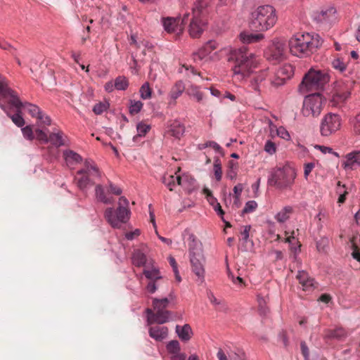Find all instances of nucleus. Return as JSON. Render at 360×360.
Segmentation results:
<instances>
[{
    "instance_id": "nucleus-16",
    "label": "nucleus",
    "mask_w": 360,
    "mask_h": 360,
    "mask_svg": "<svg viewBox=\"0 0 360 360\" xmlns=\"http://www.w3.org/2000/svg\"><path fill=\"white\" fill-rule=\"evenodd\" d=\"M206 20V19L201 17L195 18L194 15H193L188 29L189 34L191 37L198 38L202 34L204 27L207 23Z\"/></svg>"
},
{
    "instance_id": "nucleus-61",
    "label": "nucleus",
    "mask_w": 360,
    "mask_h": 360,
    "mask_svg": "<svg viewBox=\"0 0 360 360\" xmlns=\"http://www.w3.org/2000/svg\"><path fill=\"white\" fill-rule=\"evenodd\" d=\"M250 229H251V226L250 225H248V226H245L244 227L243 231L241 232L242 240L244 242H247L248 241V240L249 238V233H250Z\"/></svg>"
},
{
    "instance_id": "nucleus-41",
    "label": "nucleus",
    "mask_w": 360,
    "mask_h": 360,
    "mask_svg": "<svg viewBox=\"0 0 360 360\" xmlns=\"http://www.w3.org/2000/svg\"><path fill=\"white\" fill-rule=\"evenodd\" d=\"M214 172L215 178L217 181H220L222 176V171H221V160L218 157L214 158Z\"/></svg>"
},
{
    "instance_id": "nucleus-46",
    "label": "nucleus",
    "mask_w": 360,
    "mask_h": 360,
    "mask_svg": "<svg viewBox=\"0 0 360 360\" xmlns=\"http://www.w3.org/2000/svg\"><path fill=\"white\" fill-rule=\"evenodd\" d=\"M257 207V203L255 200L248 201L242 210V214H248L254 212Z\"/></svg>"
},
{
    "instance_id": "nucleus-64",
    "label": "nucleus",
    "mask_w": 360,
    "mask_h": 360,
    "mask_svg": "<svg viewBox=\"0 0 360 360\" xmlns=\"http://www.w3.org/2000/svg\"><path fill=\"white\" fill-rule=\"evenodd\" d=\"M186 356L183 353H176V354H172L171 360H186Z\"/></svg>"
},
{
    "instance_id": "nucleus-63",
    "label": "nucleus",
    "mask_w": 360,
    "mask_h": 360,
    "mask_svg": "<svg viewBox=\"0 0 360 360\" xmlns=\"http://www.w3.org/2000/svg\"><path fill=\"white\" fill-rule=\"evenodd\" d=\"M354 251L352 254L354 259L360 262V252L357 251V246L355 244L352 245Z\"/></svg>"
},
{
    "instance_id": "nucleus-37",
    "label": "nucleus",
    "mask_w": 360,
    "mask_h": 360,
    "mask_svg": "<svg viewBox=\"0 0 360 360\" xmlns=\"http://www.w3.org/2000/svg\"><path fill=\"white\" fill-rule=\"evenodd\" d=\"M150 129V126L148 124L139 122L136 125L137 134L133 137L134 141H137L140 137L145 136Z\"/></svg>"
},
{
    "instance_id": "nucleus-47",
    "label": "nucleus",
    "mask_w": 360,
    "mask_h": 360,
    "mask_svg": "<svg viewBox=\"0 0 360 360\" xmlns=\"http://www.w3.org/2000/svg\"><path fill=\"white\" fill-rule=\"evenodd\" d=\"M266 300H269L268 297H262L261 295H258L257 296V302H258V304H259V309L260 312L262 314H266L267 311H268V309L266 307V302H267Z\"/></svg>"
},
{
    "instance_id": "nucleus-17",
    "label": "nucleus",
    "mask_w": 360,
    "mask_h": 360,
    "mask_svg": "<svg viewBox=\"0 0 360 360\" xmlns=\"http://www.w3.org/2000/svg\"><path fill=\"white\" fill-rule=\"evenodd\" d=\"M218 44L214 40L208 41L202 47H201L196 53H193L195 60H201L208 56L212 51L217 49Z\"/></svg>"
},
{
    "instance_id": "nucleus-3",
    "label": "nucleus",
    "mask_w": 360,
    "mask_h": 360,
    "mask_svg": "<svg viewBox=\"0 0 360 360\" xmlns=\"http://www.w3.org/2000/svg\"><path fill=\"white\" fill-rule=\"evenodd\" d=\"M175 297L172 292L169 294L168 297L153 298V309L150 308L146 309L148 324L158 323L162 325L173 320V312L168 310L167 308L175 300Z\"/></svg>"
},
{
    "instance_id": "nucleus-43",
    "label": "nucleus",
    "mask_w": 360,
    "mask_h": 360,
    "mask_svg": "<svg viewBox=\"0 0 360 360\" xmlns=\"http://www.w3.org/2000/svg\"><path fill=\"white\" fill-rule=\"evenodd\" d=\"M129 85L128 80L124 77H117L114 83L115 88L117 90H125Z\"/></svg>"
},
{
    "instance_id": "nucleus-45",
    "label": "nucleus",
    "mask_w": 360,
    "mask_h": 360,
    "mask_svg": "<svg viewBox=\"0 0 360 360\" xmlns=\"http://www.w3.org/2000/svg\"><path fill=\"white\" fill-rule=\"evenodd\" d=\"M143 107V103L140 101L130 100L129 112L131 115L139 112Z\"/></svg>"
},
{
    "instance_id": "nucleus-34",
    "label": "nucleus",
    "mask_w": 360,
    "mask_h": 360,
    "mask_svg": "<svg viewBox=\"0 0 360 360\" xmlns=\"http://www.w3.org/2000/svg\"><path fill=\"white\" fill-rule=\"evenodd\" d=\"M147 259L146 255L139 250L134 251L132 255V263L136 266H144L146 263Z\"/></svg>"
},
{
    "instance_id": "nucleus-51",
    "label": "nucleus",
    "mask_w": 360,
    "mask_h": 360,
    "mask_svg": "<svg viewBox=\"0 0 360 360\" xmlns=\"http://www.w3.org/2000/svg\"><path fill=\"white\" fill-rule=\"evenodd\" d=\"M264 150L270 155L274 154L276 152V144L271 140L266 141L264 146Z\"/></svg>"
},
{
    "instance_id": "nucleus-38",
    "label": "nucleus",
    "mask_w": 360,
    "mask_h": 360,
    "mask_svg": "<svg viewBox=\"0 0 360 360\" xmlns=\"http://www.w3.org/2000/svg\"><path fill=\"white\" fill-rule=\"evenodd\" d=\"M77 185L82 191L86 189L89 185H93L94 183L90 179L89 175L82 176L81 178L76 179Z\"/></svg>"
},
{
    "instance_id": "nucleus-15",
    "label": "nucleus",
    "mask_w": 360,
    "mask_h": 360,
    "mask_svg": "<svg viewBox=\"0 0 360 360\" xmlns=\"http://www.w3.org/2000/svg\"><path fill=\"white\" fill-rule=\"evenodd\" d=\"M212 0H196L192 9V13L195 18L201 17L206 19L212 9Z\"/></svg>"
},
{
    "instance_id": "nucleus-27",
    "label": "nucleus",
    "mask_w": 360,
    "mask_h": 360,
    "mask_svg": "<svg viewBox=\"0 0 360 360\" xmlns=\"http://www.w3.org/2000/svg\"><path fill=\"white\" fill-rule=\"evenodd\" d=\"M176 184L181 186L184 189L187 190L189 193L194 189V184L195 180L188 175L176 176Z\"/></svg>"
},
{
    "instance_id": "nucleus-12",
    "label": "nucleus",
    "mask_w": 360,
    "mask_h": 360,
    "mask_svg": "<svg viewBox=\"0 0 360 360\" xmlns=\"http://www.w3.org/2000/svg\"><path fill=\"white\" fill-rule=\"evenodd\" d=\"M190 262L192 271L198 277V279L202 283L205 281V257L203 254L191 255Z\"/></svg>"
},
{
    "instance_id": "nucleus-56",
    "label": "nucleus",
    "mask_w": 360,
    "mask_h": 360,
    "mask_svg": "<svg viewBox=\"0 0 360 360\" xmlns=\"http://www.w3.org/2000/svg\"><path fill=\"white\" fill-rule=\"evenodd\" d=\"M108 192L116 195H120L122 194V191L120 188L113 184L111 181H109Z\"/></svg>"
},
{
    "instance_id": "nucleus-25",
    "label": "nucleus",
    "mask_w": 360,
    "mask_h": 360,
    "mask_svg": "<svg viewBox=\"0 0 360 360\" xmlns=\"http://www.w3.org/2000/svg\"><path fill=\"white\" fill-rule=\"evenodd\" d=\"M296 277L302 285L304 290H308L314 288V280L309 278L305 271H299Z\"/></svg>"
},
{
    "instance_id": "nucleus-57",
    "label": "nucleus",
    "mask_w": 360,
    "mask_h": 360,
    "mask_svg": "<svg viewBox=\"0 0 360 360\" xmlns=\"http://www.w3.org/2000/svg\"><path fill=\"white\" fill-rule=\"evenodd\" d=\"M243 186L241 184H238L236 186L233 188V192H234V198L236 201L239 200L240 196L241 195V193L243 191Z\"/></svg>"
},
{
    "instance_id": "nucleus-30",
    "label": "nucleus",
    "mask_w": 360,
    "mask_h": 360,
    "mask_svg": "<svg viewBox=\"0 0 360 360\" xmlns=\"http://www.w3.org/2000/svg\"><path fill=\"white\" fill-rule=\"evenodd\" d=\"M185 90V85L181 80L177 81L172 87L169 94V98L175 101Z\"/></svg>"
},
{
    "instance_id": "nucleus-32",
    "label": "nucleus",
    "mask_w": 360,
    "mask_h": 360,
    "mask_svg": "<svg viewBox=\"0 0 360 360\" xmlns=\"http://www.w3.org/2000/svg\"><path fill=\"white\" fill-rule=\"evenodd\" d=\"M63 156L68 164L79 163L82 161V156L72 150H64Z\"/></svg>"
},
{
    "instance_id": "nucleus-28",
    "label": "nucleus",
    "mask_w": 360,
    "mask_h": 360,
    "mask_svg": "<svg viewBox=\"0 0 360 360\" xmlns=\"http://www.w3.org/2000/svg\"><path fill=\"white\" fill-rule=\"evenodd\" d=\"M347 336V331L342 327L336 328L334 330H326L325 331V339L342 340Z\"/></svg>"
},
{
    "instance_id": "nucleus-62",
    "label": "nucleus",
    "mask_w": 360,
    "mask_h": 360,
    "mask_svg": "<svg viewBox=\"0 0 360 360\" xmlns=\"http://www.w3.org/2000/svg\"><path fill=\"white\" fill-rule=\"evenodd\" d=\"M141 231L139 229H135L134 231L128 232L125 234V238L127 240H133L136 236H139Z\"/></svg>"
},
{
    "instance_id": "nucleus-14",
    "label": "nucleus",
    "mask_w": 360,
    "mask_h": 360,
    "mask_svg": "<svg viewBox=\"0 0 360 360\" xmlns=\"http://www.w3.org/2000/svg\"><path fill=\"white\" fill-rule=\"evenodd\" d=\"M188 16L189 14L186 13L184 15L181 24H179V22L176 21V19L174 18L168 17L163 18L162 23L165 31L169 33L176 32L177 35L181 34L184 29L183 24H184L188 20Z\"/></svg>"
},
{
    "instance_id": "nucleus-29",
    "label": "nucleus",
    "mask_w": 360,
    "mask_h": 360,
    "mask_svg": "<svg viewBox=\"0 0 360 360\" xmlns=\"http://www.w3.org/2000/svg\"><path fill=\"white\" fill-rule=\"evenodd\" d=\"M264 35L262 33H249L241 32L240 34V39L243 44H251L259 41L263 39Z\"/></svg>"
},
{
    "instance_id": "nucleus-40",
    "label": "nucleus",
    "mask_w": 360,
    "mask_h": 360,
    "mask_svg": "<svg viewBox=\"0 0 360 360\" xmlns=\"http://www.w3.org/2000/svg\"><path fill=\"white\" fill-rule=\"evenodd\" d=\"M143 274L145 276L149 279L150 281H157L160 279L162 276H160V271L158 269L153 268L151 270H143Z\"/></svg>"
},
{
    "instance_id": "nucleus-58",
    "label": "nucleus",
    "mask_w": 360,
    "mask_h": 360,
    "mask_svg": "<svg viewBox=\"0 0 360 360\" xmlns=\"http://www.w3.org/2000/svg\"><path fill=\"white\" fill-rule=\"evenodd\" d=\"M302 354L304 358V360H309V351L305 342H302L300 344Z\"/></svg>"
},
{
    "instance_id": "nucleus-55",
    "label": "nucleus",
    "mask_w": 360,
    "mask_h": 360,
    "mask_svg": "<svg viewBox=\"0 0 360 360\" xmlns=\"http://www.w3.org/2000/svg\"><path fill=\"white\" fill-rule=\"evenodd\" d=\"M37 139L39 141H42L44 143L49 142V136L47 134L41 129H37L35 130Z\"/></svg>"
},
{
    "instance_id": "nucleus-2",
    "label": "nucleus",
    "mask_w": 360,
    "mask_h": 360,
    "mask_svg": "<svg viewBox=\"0 0 360 360\" xmlns=\"http://www.w3.org/2000/svg\"><path fill=\"white\" fill-rule=\"evenodd\" d=\"M323 39L316 33H297L288 41L290 53L297 57H307L316 52L322 45Z\"/></svg>"
},
{
    "instance_id": "nucleus-35",
    "label": "nucleus",
    "mask_w": 360,
    "mask_h": 360,
    "mask_svg": "<svg viewBox=\"0 0 360 360\" xmlns=\"http://www.w3.org/2000/svg\"><path fill=\"white\" fill-rule=\"evenodd\" d=\"M48 140L49 142L57 148L65 145L63 139V133L61 131L50 134Z\"/></svg>"
},
{
    "instance_id": "nucleus-42",
    "label": "nucleus",
    "mask_w": 360,
    "mask_h": 360,
    "mask_svg": "<svg viewBox=\"0 0 360 360\" xmlns=\"http://www.w3.org/2000/svg\"><path fill=\"white\" fill-rule=\"evenodd\" d=\"M166 348L167 352L171 354H176L181 350L180 344L177 340H171L167 345Z\"/></svg>"
},
{
    "instance_id": "nucleus-49",
    "label": "nucleus",
    "mask_w": 360,
    "mask_h": 360,
    "mask_svg": "<svg viewBox=\"0 0 360 360\" xmlns=\"http://www.w3.org/2000/svg\"><path fill=\"white\" fill-rule=\"evenodd\" d=\"M332 66L334 69L339 70L340 72H344L347 68L346 65L339 58L333 60Z\"/></svg>"
},
{
    "instance_id": "nucleus-6",
    "label": "nucleus",
    "mask_w": 360,
    "mask_h": 360,
    "mask_svg": "<svg viewBox=\"0 0 360 360\" xmlns=\"http://www.w3.org/2000/svg\"><path fill=\"white\" fill-rule=\"evenodd\" d=\"M128 206L129 200L124 196H121L119 198L118 207L116 210L112 207H108L105 210V218L113 228L120 229L122 224L129 219L131 211Z\"/></svg>"
},
{
    "instance_id": "nucleus-31",
    "label": "nucleus",
    "mask_w": 360,
    "mask_h": 360,
    "mask_svg": "<svg viewBox=\"0 0 360 360\" xmlns=\"http://www.w3.org/2000/svg\"><path fill=\"white\" fill-rule=\"evenodd\" d=\"M22 108H26L30 115L33 117H36L37 119H42L44 117L43 112L34 104L29 102H25L22 103Z\"/></svg>"
},
{
    "instance_id": "nucleus-9",
    "label": "nucleus",
    "mask_w": 360,
    "mask_h": 360,
    "mask_svg": "<svg viewBox=\"0 0 360 360\" xmlns=\"http://www.w3.org/2000/svg\"><path fill=\"white\" fill-rule=\"evenodd\" d=\"M342 118L337 113L328 112L322 118L320 123V133L322 136H329L335 134L341 127Z\"/></svg>"
},
{
    "instance_id": "nucleus-23",
    "label": "nucleus",
    "mask_w": 360,
    "mask_h": 360,
    "mask_svg": "<svg viewBox=\"0 0 360 360\" xmlns=\"http://www.w3.org/2000/svg\"><path fill=\"white\" fill-rule=\"evenodd\" d=\"M345 169H354L360 165V152H352L347 155L342 164Z\"/></svg>"
},
{
    "instance_id": "nucleus-18",
    "label": "nucleus",
    "mask_w": 360,
    "mask_h": 360,
    "mask_svg": "<svg viewBox=\"0 0 360 360\" xmlns=\"http://www.w3.org/2000/svg\"><path fill=\"white\" fill-rule=\"evenodd\" d=\"M149 336L155 341L162 342L168 336V328L167 326H155L148 329Z\"/></svg>"
},
{
    "instance_id": "nucleus-36",
    "label": "nucleus",
    "mask_w": 360,
    "mask_h": 360,
    "mask_svg": "<svg viewBox=\"0 0 360 360\" xmlns=\"http://www.w3.org/2000/svg\"><path fill=\"white\" fill-rule=\"evenodd\" d=\"M161 181L171 191L174 190V187L176 184V176L173 174H165L161 178Z\"/></svg>"
},
{
    "instance_id": "nucleus-24",
    "label": "nucleus",
    "mask_w": 360,
    "mask_h": 360,
    "mask_svg": "<svg viewBox=\"0 0 360 360\" xmlns=\"http://www.w3.org/2000/svg\"><path fill=\"white\" fill-rule=\"evenodd\" d=\"M175 330L179 339L184 342H187L192 338L193 330L189 324L186 323L182 326L176 325Z\"/></svg>"
},
{
    "instance_id": "nucleus-39",
    "label": "nucleus",
    "mask_w": 360,
    "mask_h": 360,
    "mask_svg": "<svg viewBox=\"0 0 360 360\" xmlns=\"http://www.w3.org/2000/svg\"><path fill=\"white\" fill-rule=\"evenodd\" d=\"M187 94L190 96H193L198 102H200L203 99V94L199 90L198 86H191L188 88Z\"/></svg>"
},
{
    "instance_id": "nucleus-53",
    "label": "nucleus",
    "mask_w": 360,
    "mask_h": 360,
    "mask_svg": "<svg viewBox=\"0 0 360 360\" xmlns=\"http://www.w3.org/2000/svg\"><path fill=\"white\" fill-rule=\"evenodd\" d=\"M205 146L211 147L215 151L221 154V155H224V151L221 147L216 142L212 141H209L205 143Z\"/></svg>"
},
{
    "instance_id": "nucleus-60",
    "label": "nucleus",
    "mask_w": 360,
    "mask_h": 360,
    "mask_svg": "<svg viewBox=\"0 0 360 360\" xmlns=\"http://www.w3.org/2000/svg\"><path fill=\"white\" fill-rule=\"evenodd\" d=\"M314 167V164L312 162H309L304 165V175L305 179H307V176L312 171L313 168Z\"/></svg>"
},
{
    "instance_id": "nucleus-5",
    "label": "nucleus",
    "mask_w": 360,
    "mask_h": 360,
    "mask_svg": "<svg viewBox=\"0 0 360 360\" xmlns=\"http://www.w3.org/2000/svg\"><path fill=\"white\" fill-rule=\"evenodd\" d=\"M329 81L330 75L327 71L311 68L304 75L299 85V91L305 94L308 91L322 90Z\"/></svg>"
},
{
    "instance_id": "nucleus-7",
    "label": "nucleus",
    "mask_w": 360,
    "mask_h": 360,
    "mask_svg": "<svg viewBox=\"0 0 360 360\" xmlns=\"http://www.w3.org/2000/svg\"><path fill=\"white\" fill-rule=\"evenodd\" d=\"M295 176L296 173L289 167H276L271 172L268 178V184L283 190L293 184Z\"/></svg>"
},
{
    "instance_id": "nucleus-22",
    "label": "nucleus",
    "mask_w": 360,
    "mask_h": 360,
    "mask_svg": "<svg viewBox=\"0 0 360 360\" xmlns=\"http://www.w3.org/2000/svg\"><path fill=\"white\" fill-rule=\"evenodd\" d=\"M188 240L189 256L203 254L202 245L200 240H197L194 234L189 235Z\"/></svg>"
},
{
    "instance_id": "nucleus-48",
    "label": "nucleus",
    "mask_w": 360,
    "mask_h": 360,
    "mask_svg": "<svg viewBox=\"0 0 360 360\" xmlns=\"http://www.w3.org/2000/svg\"><path fill=\"white\" fill-rule=\"evenodd\" d=\"M109 107V104L108 103H102L100 102L98 103H96L94 108H93V112L96 115H101L104 111H105Z\"/></svg>"
},
{
    "instance_id": "nucleus-44",
    "label": "nucleus",
    "mask_w": 360,
    "mask_h": 360,
    "mask_svg": "<svg viewBox=\"0 0 360 360\" xmlns=\"http://www.w3.org/2000/svg\"><path fill=\"white\" fill-rule=\"evenodd\" d=\"M140 96L142 99H148L151 97L152 91L148 82H145L140 88Z\"/></svg>"
},
{
    "instance_id": "nucleus-4",
    "label": "nucleus",
    "mask_w": 360,
    "mask_h": 360,
    "mask_svg": "<svg viewBox=\"0 0 360 360\" xmlns=\"http://www.w3.org/2000/svg\"><path fill=\"white\" fill-rule=\"evenodd\" d=\"M276 21L275 8L270 5L261 6L252 12L250 27L252 30L264 32L274 27Z\"/></svg>"
},
{
    "instance_id": "nucleus-13",
    "label": "nucleus",
    "mask_w": 360,
    "mask_h": 360,
    "mask_svg": "<svg viewBox=\"0 0 360 360\" xmlns=\"http://www.w3.org/2000/svg\"><path fill=\"white\" fill-rule=\"evenodd\" d=\"M8 97L11 98L8 103L12 106L21 105L22 101L17 94L8 86L6 79L0 75V99Z\"/></svg>"
},
{
    "instance_id": "nucleus-20",
    "label": "nucleus",
    "mask_w": 360,
    "mask_h": 360,
    "mask_svg": "<svg viewBox=\"0 0 360 360\" xmlns=\"http://www.w3.org/2000/svg\"><path fill=\"white\" fill-rule=\"evenodd\" d=\"M349 89L344 84H338L334 90L333 98L340 102H344L350 96Z\"/></svg>"
},
{
    "instance_id": "nucleus-52",
    "label": "nucleus",
    "mask_w": 360,
    "mask_h": 360,
    "mask_svg": "<svg viewBox=\"0 0 360 360\" xmlns=\"http://www.w3.org/2000/svg\"><path fill=\"white\" fill-rule=\"evenodd\" d=\"M353 131L355 134H360V113L356 115L352 120Z\"/></svg>"
},
{
    "instance_id": "nucleus-54",
    "label": "nucleus",
    "mask_w": 360,
    "mask_h": 360,
    "mask_svg": "<svg viewBox=\"0 0 360 360\" xmlns=\"http://www.w3.org/2000/svg\"><path fill=\"white\" fill-rule=\"evenodd\" d=\"M277 135L285 140H289L290 138L289 132L283 127L277 129Z\"/></svg>"
},
{
    "instance_id": "nucleus-8",
    "label": "nucleus",
    "mask_w": 360,
    "mask_h": 360,
    "mask_svg": "<svg viewBox=\"0 0 360 360\" xmlns=\"http://www.w3.org/2000/svg\"><path fill=\"white\" fill-rule=\"evenodd\" d=\"M323 98L320 93L311 94L305 96L302 113L305 117H318L322 110Z\"/></svg>"
},
{
    "instance_id": "nucleus-10",
    "label": "nucleus",
    "mask_w": 360,
    "mask_h": 360,
    "mask_svg": "<svg viewBox=\"0 0 360 360\" xmlns=\"http://www.w3.org/2000/svg\"><path fill=\"white\" fill-rule=\"evenodd\" d=\"M336 9L333 5H326L320 10L314 11L312 18L317 23H331L335 19Z\"/></svg>"
},
{
    "instance_id": "nucleus-50",
    "label": "nucleus",
    "mask_w": 360,
    "mask_h": 360,
    "mask_svg": "<svg viewBox=\"0 0 360 360\" xmlns=\"http://www.w3.org/2000/svg\"><path fill=\"white\" fill-rule=\"evenodd\" d=\"M21 130H22L23 136L26 139L32 141L34 139V136L33 134V131H32L31 126L27 125L25 127H22Z\"/></svg>"
},
{
    "instance_id": "nucleus-19",
    "label": "nucleus",
    "mask_w": 360,
    "mask_h": 360,
    "mask_svg": "<svg viewBox=\"0 0 360 360\" xmlns=\"http://www.w3.org/2000/svg\"><path fill=\"white\" fill-rule=\"evenodd\" d=\"M1 108L6 113V115L11 119L13 122L18 126V127H22L25 124V120L22 116L21 108H22V103L19 106H14L16 108V112L13 115H11L6 106L4 104L0 103Z\"/></svg>"
},
{
    "instance_id": "nucleus-33",
    "label": "nucleus",
    "mask_w": 360,
    "mask_h": 360,
    "mask_svg": "<svg viewBox=\"0 0 360 360\" xmlns=\"http://www.w3.org/2000/svg\"><path fill=\"white\" fill-rule=\"evenodd\" d=\"M292 212L293 208L292 206H285L275 215V219L279 223H283L290 218Z\"/></svg>"
},
{
    "instance_id": "nucleus-59",
    "label": "nucleus",
    "mask_w": 360,
    "mask_h": 360,
    "mask_svg": "<svg viewBox=\"0 0 360 360\" xmlns=\"http://www.w3.org/2000/svg\"><path fill=\"white\" fill-rule=\"evenodd\" d=\"M155 281H150L146 285V290L151 294L154 293L158 289V285Z\"/></svg>"
},
{
    "instance_id": "nucleus-21",
    "label": "nucleus",
    "mask_w": 360,
    "mask_h": 360,
    "mask_svg": "<svg viewBox=\"0 0 360 360\" xmlns=\"http://www.w3.org/2000/svg\"><path fill=\"white\" fill-rule=\"evenodd\" d=\"M185 125L179 120H174L169 124V133L176 139H180L185 133Z\"/></svg>"
},
{
    "instance_id": "nucleus-1",
    "label": "nucleus",
    "mask_w": 360,
    "mask_h": 360,
    "mask_svg": "<svg viewBox=\"0 0 360 360\" xmlns=\"http://www.w3.org/2000/svg\"><path fill=\"white\" fill-rule=\"evenodd\" d=\"M229 61L234 63L232 67L233 75L239 80H244L250 77L249 86L259 94L260 84L265 81L267 72L262 70L253 73V69L257 66L255 54L248 51L245 46H243L230 52Z\"/></svg>"
},
{
    "instance_id": "nucleus-26",
    "label": "nucleus",
    "mask_w": 360,
    "mask_h": 360,
    "mask_svg": "<svg viewBox=\"0 0 360 360\" xmlns=\"http://www.w3.org/2000/svg\"><path fill=\"white\" fill-rule=\"evenodd\" d=\"M95 196L98 202L105 205H112L114 202L112 197H108L105 194V189L101 184H97L95 187Z\"/></svg>"
},
{
    "instance_id": "nucleus-11",
    "label": "nucleus",
    "mask_w": 360,
    "mask_h": 360,
    "mask_svg": "<svg viewBox=\"0 0 360 360\" xmlns=\"http://www.w3.org/2000/svg\"><path fill=\"white\" fill-rule=\"evenodd\" d=\"M285 44L278 39H274L269 46L265 55L268 60L281 61L285 58Z\"/></svg>"
}]
</instances>
